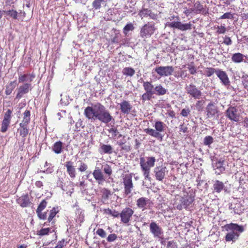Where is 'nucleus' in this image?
Listing matches in <instances>:
<instances>
[{"mask_svg": "<svg viewBox=\"0 0 248 248\" xmlns=\"http://www.w3.org/2000/svg\"><path fill=\"white\" fill-rule=\"evenodd\" d=\"M84 114L89 120L94 121L98 120L105 124L114 121V119L109 110L99 102L86 108L84 109Z\"/></svg>", "mask_w": 248, "mask_h": 248, "instance_id": "f257e3e1", "label": "nucleus"}, {"mask_svg": "<svg viewBox=\"0 0 248 248\" xmlns=\"http://www.w3.org/2000/svg\"><path fill=\"white\" fill-rule=\"evenodd\" d=\"M225 228L228 232L225 237V240L227 242H235L238 239L240 233L244 230L243 226L234 223L227 224Z\"/></svg>", "mask_w": 248, "mask_h": 248, "instance_id": "f03ea898", "label": "nucleus"}, {"mask_svg": "<svg viewBox=\"0 0 248 248\" xmlns=\"http://www.w3.org/2000/svg\"><path fill=\"white\" fill-rule=\"evenodd\" d=\"M154 126L155 130L152 128H146L144 130V132L153 137L162 139L163 136L160 133L164 131L166 126L165 124L162 122L157 121L155 122Z\"/></svg>", "mask_w": 248, "mask_h": 248, "instance_id": "7ed1b4c3", "label": "nucleus"}, {"mask_svg": "<svg viewBox=\"0 0 248 248\" xmlns=\"http://www.w3.org/2000/svg\"><path fill=\"white\" fill-rule=\"evenodd\" d=\"M156 30L155 23L153 22H147L140 29V36L142 38L150 37L153 34Z\"/></svg>", "mask_w": 248, "mask_h": 248, "instance_id": "20e7f679", "label": "nucleus"}, {"mask_svg": "<svg viewBox=\"0 0 248 248\" xmlns=\"http://www.w3.org/2000/svg\"><path fill=\"white\" fill-rule=\"evenodd\" d=\"M194 200V197L191 196L182 197L180 199L179 202H176L175 203V207L179 210H181L183 208H187L192 203Z\"/></svg>", "mask_w": 248, "mask_h": 248, "instance_id": "39448f33", "label": "nucleus"}, {"mask_svg": "<svg viewBox=\"0 0 248 248\" xmlns=\"http://www.w3.org/2000/svg\"><path fill=\"white\" fill-rule=\"evenodd\" d=\"M123 184L124 186V193L126 195L131 194L134 185L132 182V176L131 174H126L123 178Z\"/></svg>", "mask_w": 248, "mask_h": 248, "instance_id": "423d86ee", "label": "nucleus"}, {"mask_svg": "<svg viewBox=\"0 0 248 248\" xmlns=\"http://www.w3.org/2000/svg\"><path fill=\"white\" fill-rule=\"evenodd\" d=\"M155 176L157 181H162L168 172V170L166 166L161 165L156 166L154 170Z\"/></svg>", "mask_w": 248, "mask_h": 248, "instance_id": "0eeeda50", "label": "nucleus"}, {"mask_svg": "<svg viewBox=\"0 0 248 248\" xmlns=\"http://www.w3.org/2000/svg\"><path fill=\"white\" fill-rule=\"evenodd\" d=\"M150 231L154 237L159 240L163 239V231L155 222H152L150 224Z\"/></svg>", "mask_w": 248, "mask_h": 248, "instance_id": "6e6552de", "label": "nucleus"}, {"mask_svg": "<svg viewBox=\"0 0 248 248\" xmlns=\"http://www.w3.org/2000/svg\"><path fill=\"white\" fill-rule=\"evenodd\" d=\"M186 93L195 99H200L202 95V92L196 86L192 83L186 85L185 88Z\"/></svg>", "mask_w": 248, "mask_h": 248, "instance_id": "1a4fd4ad", "label": "nucleus"}, {"mask_svg": "<svg viewBox=\"0 0 248 248\" xmlns=\"http://www.w3.org/2000/svg\"><path fill=\"white\" fill-rule=\"evenodd\" d=\"M156 159L154 156H149L146 158V160L143 156H140V168H144L149 169L154 167Z\"/></svg>", "mask_w": 248, "mask_h": 248, "instance_id": "9d476101", "label": "nucleus"}, {"mask_svg": "<svg viewBox=\"0 0 248 248\" xmlns=\"http://www.w3.org/2000/svg\"><path fill=\"white\" fill-rule=\"evenodd\" d=\"M32 89L31 84L30 83H26L19 86L17 89V94L16 98L19 99L21 98L24 94L28 93Z\"/></svg>", "mask_w": 248, "mask_h": 248, "instance_id": "9b49d317", "label": "nucleus"}, {"mask_svg": "<svg viewBox=\"0 0 248 248\" xmlns=\"http://www.w3.org/2000/svg\"><path fill=\"white\" fill-rule=\"evenodd\" d=\"M134 212L133 209L129 207L123 209L119 215L121 217V221L124 224L128 223L130 220Z\"/></svg>", "mask_w": 248, "mask_h": 248, "instance_id": "f8f14e48", "label": "nucleus"}, {"mask_svg": "<svg viewBox=\"0 0 248 248\" xmlns=\"http://www.w3.org/2000/svg\"><path fill=\"white\" fill-rule=\"evenodd\" d=\"M155 71L160 77H168L173 72L174 68L171 66H158L155 69Z\"/></svg>", "mask_w": 248, "mask_h": 248, "instance_id": "ddd939ff", "label": "nucleus"}, {"mask_svg": "<svg viewBox=\"0 0 248 248\" xmlns=\"http://www.w3.org/2000/svg\"><path fill=\"white\" fill-rule=\"evenodd\" d=\"M237 109L234 107H230L226 111V116L230 120L237 122L239 120V115Z\"/></svg>", "mask_w": 248, "mask_h": 248, "instance_id": "4468645a", "label": "nucleus"}, {"mask_svg": "<svg viewBox=\"0 0 248 248\" xmlns=\"http://www.w3.org/2000/svg\"><path fill=\"white\" fill-rule=\"evenodd\" d=\"M138 15L141 19L149 17L150 19L156 20L158 18V15L157 13H154L151 10L148 8H142L139 11Z\"/></svg>", "mask_w": 248, "mask_h": 248, "instance_id": "2eb2a0df", "label": "nucleus"}, {"mask_svg": "<svg viewBox=\"0 0 248 248\" xmlns=\"http://www.w3.org/2000/svg\"><path fill=\"white\" fill-rule=\"evenodd\" d=\"M217 76L221 80V82L223 85L225 86L230 85V81L225 72L220 69H217Z\"/></svg>", "mask_w": 248, "mask_h": 248, "instance_id": "dca6fc26", "label": "nucleus"}, {"mask_svg": "<svg viewBox=\"0 0 248 248\" xmlns=\"http://www.w3.org/2000/svg\"><path fill=\"white\" fill-rule=\"evenodd\" d=\"M206 112L207 117L212 118L218 112L217 108L214 103L210 102L207 106Z\"/></svg>", "mask_w": 248, "mask_h": 248, "instance_id": "f3484780", "label": "nucleus"}, {"mask_svg": "<svg viewBox=\"0 0 248 248\" xmlns=\"http://www.w3.org/2000/svg\"><path fill=\"white\" fill-rule=\"evenodd\" d=\"M59 212L58 208L54 207L49 211V216L47 218V221L44 223V225H50L48 223H51L52 226L54 225L55 221L53 220L54 217Z\"/></svg>", "mask_w": 248, "mask_h": 248, "instance_id": "a211bd4d", "label": "nucleus"}, {"mask_svg": "<svg viewBox=\"0 0 248 248\" xmlns=\"http://www.w3.org/2000/svg\"><path fill=\"white\" fill-rule=\"evenodd\" d=\"M149 203L150 200L145 197H141L137 201L138 207L141 209L142 211L147 208Z\"/></svg>", "mask_w": 248, "mask_h": 248, "instance_id": "6ab92c4d", "label": "nucleus"}, {"mask_svg": "<svg viewBox=\"0 0 248 248\" xmlns=\"http://www.w3.org/2000/svg\"><path fill=\"white\" fill-rule=\"evenodd\" d=\"M213 168L215 170V173L217 174H220L225 170L224 166V161L221 160H217L213 164Z\"/></svg>", "mask_w": 248, "mask_h": 248, "instance_id": "aec40b11", "label": "nucleus"}, {"mask_svg": "<svg viewBox=\"0 0 248 248\" xmlns=\"http://www.w3.org/2000/svg\"><path fill=\"white\" fill-rule=\"evenodd\" d=\"M193 9L194 12L196 14L202 13L203 15H206L208 13L206 8L202 5L199 1H197L195 3Z\"/></svg>", "mask_w": 248, "mask_h": 248, "instance_id": "412c9836", "label": "nucleus"}, {"mask_svg": "<svg viewBox=\"0 0 248 248\" xmlns=\"http://www.w3.org/2000/svg\"><path fill=\"white\" fill-rule=\"evenodd\" d=\"M122 113L128 114L130 112L132 106L128 101L124 100L119 104Z\"/></svg>", "mask_w": 248, "mask_h": 248, "instance_id": "4be33fe9", "label": "nucleus"}, {"mask_svg": "<svg viewBox=\"0 0 248 248\" xmlns=\"http://www.w3.org/2000/svg\"><path fill=\"white\" fill-rule=\"evenodd\" d=\"M94 178L97 181L98 184H101L104 181V175L101 170L96 168L93 172Z\"/></svg>", "mask_w": 248, "mask_h": 248, "instance_id": "5701e85b", "label": "nucleus"}, {"mask_svg": "<svg viewBox=\"0 0 248 248\" xmlns=\"http://www.w3.org/2000/svg\"><path fill=\"white\" fill-rule=\"evenodd\" d=\"M65 166L67 169V172L72 178L76 177V170L73 166V163L71 161H67L65 163Z\"/></svg>", "mask_w": 248, "mask_h": 248, "instance_id": "b1692460", "label": "nucleus"}, {"mask_svg": "<svg viewBox=\"0 0 248 248\" xmlns=\"http://www.w3.org/2000/svg\"><path fill=\"white\" fill-rule=\"evenodd\" d=\"M99 152L101 154H111L113 153V148L110 145L101 143Z\"/></svg>", "mask_w": 248, "mask_h": 248, "instance_id": "393cba45", "label": "nucleus"}, {"mask_svg": "<svg viewBox=\"0 0 248 248\" xmlns=\"http://www.w3.org/2000/svg\"><path fill=\"white\" fill-rule=\"evenodd\" d=\"M35 75L33 74H24L20 75L18 77V82L24 83L25 82H31L34 78Z\"/></svg>", "mask_w": 248, "mask_h": 248, "instance_id": "a878e982", "label": "nucleus"}, {"mask_svg": "<svg viewBox=\"0 0 248 248\" xmlns=\"http://www.w3.org/2000/svg\"><path fill=\"white\" fill-rule=\"evenodd\" d=\"M31 120V112L29 110H26L23 113V118L20 123V126H27Z\"/></svg>", "mask_w": 248, "mask_h": 248, "instance_id": "bb28decb", "label": "nucleus"}, {"mask_svg": "<svg viewBox=\"0 0 248 248\" xmlns=\"http://www.w3.org/2000/svg\"><path fill=\"white\" fill-rule=\"evenodd\" d=\"M17 202L22 207H25L30 204V200L27 195H23L17 200Z\"/></svg>", "mask_w": 248, "mask_h": 248, "instance_id": "cd10ccee", "label": "nucleus"}, {"mask_svg": "<svg viewBox=\"0 0 248 248\" xmlns=\"http://www.w3.org/2000/svg\"><path fill=\"white\" fill-rule=\"evenodd\" d=\"M167 90L163 87L161 84L157 85L154 88V94L157 95H164L166 93Z\"/></svg>", "mask_w": 248, "mask_h": 248, "instance_id": "c85d7f7f", "label": "nucleus"}, {"mask_svg": "<svg viewBox=\"0 0 248 248\" xmlns=\"http://www.w3.org/2000/svg\"><path fill=\"white\" fill-rule=\"evenodd\" d=\"M143 87L146 92L154 94V86L151 81H143Z\"/></svg>", "mask_w": 248, "mask_h": 248, "instance_id": "c756f323", "label": "nucleus"}, {"mask_svg": "<svg viewBox=\"0 0 248 248\" xmlns=\"http://www.w3.org/2000/svg\"><path fill=\"white\" fill-rule=\"evenodd\" d=\"M102 193V200L104 202H107L109 199L110 196L111 195V191L108 189L103 187L100 190Z\"/></svg>", "mask_w": 248, "mask_h": 248, "instance_id": "7c9ffc66", "label": "nucleus"}, {"mask_svg": "<svg viewBox=\"0 0 248 248\" xmlns=\"http://www.w3.org/2000/svg\"><path fill=\"white\" fill-rule=\"evenodd\" d=\"M63 148V143L61 141H58L54 143L52 146V151L57 154H60L62 153Z\"/></svg>", "mask_w": 248, "mask_h": 248, "instance_id": "2f4dec72", "label": "nucleus"}, {"mask_svg": "<svg viewBox=\"0 0 248 248\" xmlns=\"http://www.w3.org/2000/svg\"><path fill=\"white\" fill-rule=\"evenodd\" d=\"M224 188V185L222 182L218 180L215 181L213 185V189L214 191L217 193H220Z\"/></svg>", "mask_w": 248, "mask_h": 248, "instance_id": "473e14b6", "label": "nucleus"}, {"mask_svg": "<svg viewBox=\"0 0 248 248\" xmlns=\"http://www.w3.org/2000/svg\"><path fill=\"white\" fill-rule=\"evenodd\" d=\"M16 85V80L10 82L6 86L5 94L7 95H10Z\"/></svg>", "mask_w": 248, "mask_h": 248, "instance_id": "72a5a7b5", "label": "nucleus"}, {"mask_svg": "<svg viewBox=\"0 0 248 248\" xmlns=\"http://www.w3.org/2000/svg\"><path fill=\"white\" fill-rule=\"evenodd\" d=\"M244 57L245 56L240 53H236L232 55V60L234 62L239 63L243 61Z\"/></svg>", "mask_w": 248, "mask_h": 248, "instance_id": "f704fd0d", "label": "nucleus"}, {"mask_svg": "<svg viewBox=\"0 0 248 248\" xmlns=\"http://www.w3.org/2000/svg\"><path fill=\"white\" fill-rule=\"evenodd\" d=\"M122 72L124 75L132 77L135 74V71L132 68L125 67L123 69Z\"/></svg>", "mask_w": 248, "mask_h": 248, "instance_id": "c9c22d12", "label": "nucleus"}, {"mask_svg": "<svg viewBox=\"0 0 248 248\" xmlns=\"http://www.w3.org/2000/svg\"><path fill=\"white\" fill-rule=\"evenodd\" d=\"M104 213L106 214L110 215L114 217H119L120 215V213L118 211L109 208L104 209Z\"/></svg>", "mask_w": 248, "mask_h": 248, "instance_id": "e433bc0d", "label": "nucleus"}, {"mask_svg": "<svg viewBox=\"0 0 248 248\" xmlns=\"http://www.w3.org/2000/svg\"><path fill=\"white\" fill-rule=\"evenodd\" d=\"M20 128L18 129V131H19L20 135L22 137H26L29 133V129L27 128V126H20Z\"/></svg>", "mask_w": 248, "mask_h": 248, "instance_id": "4c0bfd02", "label": "nucleus"}, {"mask_svg": "<svg viewBox=\"0 0 248 248\" xmlns=\"http://www.w3.org/2000/svg\"><path fill=\"white\" fill-rule=\"evenodd\" d=\"M105 1V0H94L92 3L93 7L95 10H99L101 7V4Z\"/></svg>", "mask_w": 248, "mask_h": 248, "instance_id": "58836bf2", "label": "nucleus"}, {"mask_svg": "<svg viewBox=\"0 0 248 248\" xmlns=\"http://www.w3.org/2000/svg\"><path fill=\"white\" fill-rule=\"evenodd\" d=\"M154 94L149 93L145 92L144 93L141 97L142 102H145L146 101L150 100L153 98Z\"/></svg>", "mask_w": 248, "mask_h": 248, "instance_id": "ea45409f", "label": "nucleus"}, {"mask_svg": "<svg viewBox=\"0 0 248 248\" xmlns=\"http://www.w3.org/2000/svg\"><path fill=\"white\" fill-rule=\"evenodd\" d=\"M141 170L143 172V176H144V179L145 180H148L149 181H151V178L150 176V169H146L144 168H141Z\"/></svg>", "mask_w": 248, "mask_h": 248, "instance_id": "a19ab883", "label": "nucleus"}, {"mask_svg": "<svg viewBox=\"0 0 248 248\" xmlns=\"http://www.w3.org/2000/svg\"><path fill=\"white\" fill-rule=\"evenodd\" d=\"M134 29V27L132 23H128L124 28L123 32L125 35H126L128 31H132Z\"/></svg>", "mask_w": 248, "mask_h": 248, "instance_id": "79ce46f5", "label": "nucleus"}, {"mask_svg": "<svg viewBox=\"0 0 248 248\" xmlns=\"http://www.w3.org/2000/svg\"><path fill=\"white\" fill-rule=\"evenodd\" d=\"M214 142V139L210 136H206L203 140V144L210 147V145Z\"/></svg>", "mask_w": 248, "mask_h": 248, "instance_id": "37998d69", "label": "nucleus"}, {"mask_svg": "<svg viewBox=\"0 0 248 248\" xmlns=\"http://www.w3.org/2000/svg\"><path fill=\"white\" fill-rule=\"evenodd\" d=\"M4 13L6 15L10 16L11 17L15 19L17 18L18 13L14 10H8L4 11Z\"/></svg>", "mask_w": 248, "mask_h": 248, "instance_id": "c03bdc74", "label": "nucleus"}, {"mask_svg": "<svg viewBox=\"0 0 248 248\" xmlns=\"http://www.w3.org/2000/svg\"><path fill=\"white\" fill-rule=\"evenodd\" d=\"M10 121L3 120L1 124V131L5 132L10 124Z\"/></svg>", "mask_w": 248, "mask_h": 248, "instance_id": "a18cd8bd", "label": "nucleus"}, {"mask_svg": "<svg viewBox=\"0 0 248 248\" xmlns=\"http://www.w3.org/2000/svg\"><path fill=\"white\" fill-rule=\"evenodd\" d=\"M191 24L190 23L186 24H182L181 22L179 30L182 31L190 30L191 29Z\"/></svg>", "mask_w": 248, "mask_h": 248, "instance_id": "49530a36", "label": "nucleus"}, {"mask_svg": "<svg viewBox=\"0 0 248 248\" xmlns=\"http://www.w3.org/2000/svg\"><path fill=\"white\" fill-rule=\"evenodd\" d=\"M217 70L210 67H207L205 69V72L207 77H209L213 75L214 73L217 74Z\"/></svg>", "mask_w": 248, "mask_h": 248, "instance_id": "de8ad7c7", "label": "nucleus"}, {"mask_svg": "<svg viewBox=\"0 0 248 248\" xmlns=\"http://www.w3.org/2000/svg\"><path fill=\"white\" fill-rule=\"evenodd\" d=\"M47 202L46 200H43L39 204L38 208L36 210V212L38 211H42L46 206Z\"/></svg>", "mask_w": 248, "mask_h": 248, "instance_id": "09e8293b", "label": "nucleus"}, {"mask_svg": "<svg viewBox=\"0 0 248 248\" xmlns=\"http://www.w3.org/2000/svg\"><path fill=\"white\" fill-rule=\"evenodd\" d=\"M50 231V228L42 229L37 232V234L40 236H43L48 234L49 232Z\"/></svg>", "mask_w": 248, "mask_h": 248, "instance_id": "8fccbe9b", "label": "nucleus"}, {"mask_svg": "<svg viewBox=\"0 0 248 248\" xmlns=\"http://www.w3.org/2000/svg\"><path fill=\"white\" fill-rule=\"evenodd\" d=\"M12 113V111L11 110L8 109L4 114V119L3 120L11 121Z\"/></svg>", "mask_w": 248, "mask_h": 248, "instance_id": "3c124183", "label": "nucleus"}, {"mask_svg": "<svg viewBox=\"0 0 248 248\" xmlns=\"http://www.w3.org/2000/svg\"><path fill=\"white\" fill-rule=\"evenodd\" d=\"M180 24H181V22H180V21H177V22L173 21L171 23H168V26L170 28H177L179 30Z\"/></svg>", "mask_w": 248, "mask_h": 248, "instance_id": "603ef678", "label": "nucleus"}, {"mask_svg": "<svg viewBox=\"0 0 248 248\" xmlns=\"http://www.w3.org/2000/svg\"><path fill=\"white\" fill-rule=\"evenodd\" d=\"M96 234L101 238H105L107 236L106 232L103 229L99 228L97 229L96 232Z\"/></svg>", "mask_w": 248, "mask_h": 248, "instance_id": "864d4df0", "label": "nucleus"}, {"mask_svg": "<svg viewBox=\"0 0 248 248\" xmlns=\"http://www.w3.org/2000/svg\"><path fill=\"white\" fill-rule=\"evenodd\" d=\"M217 32L218 34H223L225 33L226 31V28L225 27V25H221L220 26H218L217 27Z\"/></svg>", "mask_w": 248, "mask_h": 248, "instance_id": "5fc2aeb1", "label": "nucleus"}, {"mask_svg": "<svg viewBox=\"0 0 248 248\" xmlns=\"http://www.w3.org/2000/svg\"><path fill=\"white\" fill-rule=\"evenodd\" d=\"M117 238V235L115 233H112L108 235L107 238V240L108 242H112L114 241Z\"/></svg>", "mask_w": 248, "mask_h": 248, "instance_id": "6e6d98bb", "label": "nucleus"}, {"mask_svg": "<svg viewBox=\"0 0 248 248\" xmlns=\"http://www.w3.org/2000/svg\"><path fill=\"white\" fill-rule=\"evenodd\" d=\"M36 213L37 214V216L40 219H46L47 217V213L46 212H44L42 213V211H38L36 212Z\"/></svg>", "mask_w": 248, "mask_h": 248, "instance_id": "4d7b16f0", "label": "nucleus"}, {"mask_svg": "<svg viewBox=\"0 0 248 248\" xmlns=\"http://www.w3.org/2000/svg\"><path fill=\"white\" fill-rule=\"evenodd\" d=\"M233 17V15L230 12H228L221 16L220 19H232Z\"/></svg>", "mask_w": 248, "mask_h": 248, "instance_id": "13d9d810", "label": "nucleus"}, {"mask_svg": "<svg viewBox=\"0 0 248 248\" xmlns=\"http://www.w3.org/2000/svg\"><path fill=\"white\" fill-rule=\"evenodd\" d=\"M103 170L105 173L110 175L112 173V170L111 167L108 164H106Z\"/></svg>", "mask_w": 248, "mask_h": 248, "instance_id": "bf43d9fd", "label": "nucleus"}, {"mask_svg": "<svg viewBox=\"0 0 248 248\" xmlns=\"http://www.w3.org/2000/svg\"><path fill=\"white\" fill-rule=\"evenodd\" d=\"M187 68L191 74H194L196 72V69L192 63L187 65Z\"/></svg>", "mask_w": 248, "mask_h": 248, "instance_id": "052dcab7", "label": "nucleus"}, {"mask_svg": "<svg viewBox=\"0 0 248 248\" xmlns=\"http://www.w3.org/2000/svg\"><path fill=\"white\" fill-rule=\"evenodd\" d=\"M203 105V102L202 100L198 101L196 104H195V107L197 110L201 111L202 109V106Z\"/></svg>", "mask_w": 248, "mask_h": 248, "instance_id": "680f3d73", "label": "nucleus"}, {"mask_svg": "<svg viewBox=\"0 0 248 248\" xmlns=\"http://www.w3.org/2000/svg\"><path fill=\"white\" fill-rule=\"evenodd\" d=\"M108 131L109 133H110L112 135L113 137H116L119 133L117 129L114 127V128L112 127V128L108 129Z\"/></svg>", "mask_w": 248, "mask_h": 248, "instance_id": "e2e57ef3", "label": "nucleus"}, {"mask_svg": "<svg viewBox=\"0 0 248 248\" xmlns=\"http://www.w3.org/2000/svg\"><path fill=\"white\" fill-rule=\"evenodd\" d=\"M223 43H224L225 45H226L227 46H229V45H232V41L231 39L230 38V37L225 36L224 37Z\"/></svg>", "mask_w": 248, "mask_h": 248, "instance_id": "0e129e2a", "label": "nucleus"}, {"mask_svg": "<svg viewBox=\"0 0 248 248\" xmlns=\"http://www.w3.org/2000/svg\"><path fill=\"white\" fill-rule=\"evenodd\" d=\"M65 245L64 239H62L58 242L57 246L54 248H62Z\"/></svg>", "mask_w": 248, "mask_h": 248, "instance_id": "69168bd1", "label": "nucleus"}, {"mask_svg": "<svg viewBox=\"0 0 248 248\" xmlns=\"http://www.w3.org/2000/svg\"><path fill=\"white\" fill-rule=\"evenodd\" d=\"M190 113L189 108H184L182 110L181 114L184 117H187Z\"/></svg>", "mask_w": 248, "mask_h": 248, "instance_id": "338daca9", "label": "nucleus"}, {"mask_svg": "<svg viewBox=\"0 0 248 248\" xmlns=\"http://www.w3.org/2000/svg\"><path fill=\"white\" fill-rule=\"evenodd\" d=\"M176 244L174 241H170L168 242L167 247V248H176Z\"/></svg>", "mask_w": 248, "mask_h": 248, "instance_id": "774afa93", "label": "nucleus"}]
</instances>
